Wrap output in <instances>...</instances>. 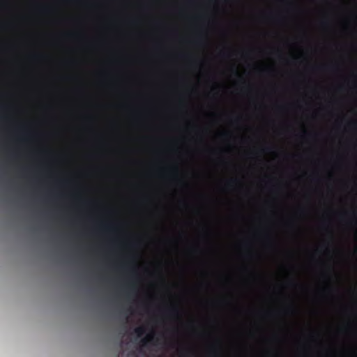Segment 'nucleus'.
<instances>
[{
  "label": "nucleus",
  "mask_w": 357,
  "mask_h": 357,
  "mask_svg": "<svg viewBox=\"0 0 357 357\" xmlns=\"http://www.w3.org/2000/svg\"><path fill=\"white\" fill-rule=\"evenodd\" d=\"M285 132H290V0H285Z\"/></svg>",
  "instance_id": "obj_1"
},
{
  "label": "nucleus",
  "mask_w": 357,
  "mask_h": 357,
  "mask_svg": "<svg viewBox=\"0 0 357 357\" xmlns=\"http://www.w3.org/2000/svg\"><path fill=\"white\" fill-rule=\"evenodd\" d=\"M294 292H291V357H293V328H294V321L293 316L294 313Z\"/></svg>",
  "instance_id": "obj_2"
},
{
  "label": "nucleus",
  "mask_w": 357,
  "mask_h": 357,
  "mask_svg": "<svg viewBox=\"0 0 357 357\" xmlns=\"http://www.w3.org/2000/svg\"><path fill=\"white\" fill-rule=\"evenodd\" d=\"M261 234L263 236V238L268 243L271 242V232L269 231V229H264L262 232H261Z\"/></svg>",
  "instance_id": "obj_3"
},
{
  "label": "nucleus",
  "mask_w": 357,
  "mask_h": 357,
  "mask_svg": "<svg viewBox=\"0 0 357 357\" xmlns=\"http://www.w3.org/2000/svg\"><path fill=\"white\" fill-rule=\"evenodd\" d=\"M293 10V0H291V11ZM293 18V16L291 15V19ZM291 21H293L291 20ZM293 31V22H291V31ZM291 62L294 59V43H293V37L291 36Z\"/></svg>",
  "instance_id": "obj_4"
},
{
  "label": "nucleus",
  "mask_w": 357,
  "mask_h": 357,
  "mask_svg": "<svg viewBox=\"0 0 357 357\" xmlns=\"http://www.w3.org/2000/svg\"><path fill=\"white\" fill-rule=\"evenodd\" d=\"M153 333L149 334L146 337L142 340V344L146 345L147 342L152 341L153 340Z\"/></svg>",
  "instance_id": "obj_5"
},
{
  "label": "nucleus",
  "mask_w": 357,
  "mask_h": 357,
  "mask_svg": "<svg viewBox=\"0 0 357 357\" xmlns=\"http://www.w3.org/2000/svg\"><path fill=\"white\" fill-rule=\"evenodd\" d=\"M146 332V329L143 326L137 327L135 329V333L137 335L138 337H141Z\"/></svg>",
  "instance_id": "obj_6"
},
{
  "label": "nucleus",
  "mask_w": 357,
  "mask_h": 357,
  "mask_svg": "<svg viewBox=\"0 0 357 357\" xmlns=\"http://www.w3.org/2000/svg\"><path fill=\"white\" fill-rule=\"evenodd\" d=\"M169 312L171 315L174 316V317H178L179 315V311H178V309L174 306L172 307L169 310Z\"/></svg>",
  "instance_id": "obj_7"
},
{
  "label": "nucleus",
  "mask_w": 357,
  "mask_h": 357,
  "mask_svg": "<svg viewBox=\"0 0 357 357\" xmlns=\"http://www.w3.org/2000/svg\"><path fill=\"white\" fill-rule=\"evenodd\" d=\"M272 147L271 146H266L260 149L261 153H266L271 151Z\"/></svg>",
  "instance_id": "obj_8"
},
{
  "label": "nucleus",
  "mask_w": 357,
  "mask_h": 357,
  "mask_svg": "<svg viewBox=\"0 0 357 357\" xmlns=\"http://www.w3.org/2000/svg\"><path fill=\"white\" fill-rule=\"evenodd\" d=\"M238 181L236 179H231L230 181H229L227 183V185L229 186V187H231L233 186V185L234 183H236Z\"/></svg>",
  "instance_id": "obj_9"
},
{
  "label": "nucleus",
  "mask_w": 357,
  "mask_h": 357,
  "mask_svg": "<svg viewBox=\"0 0 357 357\" xmlns=\"http://www.w3.org/2000/svg\"><path fill=\"white\" fill-rule=\"evenodd\" d=\"M264 15L267 18H271L273 17V13L271 11L264 12Z\"/></svg>",
  "instance_id": "obj_10"
},
{
  "label": "nucleus",
  "mask_w": 357,
  "mask_h": 357,
  "mask_svg": "<svg viewBox=\"0 0 357 357\" xmlns=\"http://www.w3.org/2000/svg\"><path fill=\"white\" fill-rule=\"evenodd\" d=\"M264 316L266 317H270L272 314V312L271 310H266L263 313Z\"/></svg>",
  "instance_id": "obj_11"
},
{
  "label": "nucleus",
  "mask_w": 357,
  "mask_h": 357,
  "mask_svg": "<svg viewBox=\"0 0 357 357\" xmlns=\"http://www.w3.org/2000/svg\"><path fill=\"white\" fill-rule=\"evenodd\" d=\"M132 292L136 293V288L132 286L130 287L129 294Z\"/></svg>",
  "instance_id": "obj_12"
},
{
  "label": "nucleus",
  "mask_w": 357,
  "mask_h": 357,
  "mask_svg": "<svg viewBox=\"0 0 357 357\" xmlns=\"http://www.w3.org/2000/svg\"><path fill=\"white\" fill-rule=\"evenodd\" d=\"M201 41H202L201 38H200V37H198V38L195 40V43H197V44H199Z\"/></svg>",
  "instance_id": "obj_13"
},
{
  "label": "nucleus",
  "mask_w": 357,
  "mask_h": 357,
  "mask_svg": "<svg viewBox=\"0 0 357 357\" xmlns=\"http://www.w3.org/2000/svg\"><path fill=\"white\" fill-rule=\"evenodd\" d=\"M291 160L293 159L294 156V154L293 153V150L291 149ZM293 180V175L291 174V181Z\"/></svg>",
  "instance_id": "obj_14"
},
{
  "label": "nucleus",
  "mask_w": 357,
  "mask_h": 357,
  "mask_svg": "<svg viewBox=\"0 0 357 357\" xmlns=\"http://www.w3.org/2000/svg\"><path fill=\"white\" fill-rule=\"evenodd\" d=\"M41 10H42L43 12H46V11L47 10V7H43V8H42V9H41Z\"/></svg>",
  "instance_id": "obj_15"
},
{
  "label": "nucleus",
  "mask_w": 357,
  "mask_h": 357,
  "mask_svg": "<svg viewBox=\"0 0 357 357\" xmlns=\"http://www.w3.org/2000/svg\"><path fill=\"white\" fill-rule=\"evenodd\" d=\"M235 74L238 76V77H241L240 74L238 73V72L237 70H235Z\"/></svg>",
  "instance_id": "obj_16"
},
{
  "label": "nucleus",
  "mask_w": 357,
  "mask_h": 357,
  "mask_svg": "<svg viewBox=\"0 0 357 357\" xmlns=\"http://www.w3.org/2000/svg\"><path fill=\"white\" fill-rule=\"evenodd\" d=\"M271 183H272V181H267V182L266 183V185H268V184H271Z\"/></svg>",
  "instance_id": "obj_17"
},
{
  "label": "nucleus",
  "mask_w": 357,
  "mask_h": 357,
  "mask_svg": "<svg viewBox=\"0 0 357 357\" xmlns=\"http://www.w3.org/2000/svg\"><path fill=\"white\" fill-rule=\"evenodd\" d=\"M33 57L34 58H38V57H40V56H39V55H34Z\"/></svg>",
  "instance_id": "obj_18"
},
{
  "label": "nucleus",
  "mask_w": 357,
  "mask_h": 357,
  "mask_svg": "<svg viewBox=\"0 0 357 357\" xmlns=\"http://www.w3.org/2000/svg\"><path fill=\"white\" fill-rule=\"evenodd\" d=\"M222 136H226V135H227V133H222Z\"/></svg>",
  "instance_id": "obj_19"
},
{
  "label": "nucleus",
  "mask_w": 357,
  "mask_h": 357,
  "mask_svg": "<svg viewBox=\"0 0 357 357\" xmlns=\"http://www.w3.org/2000/svg\"><path fill=\"white\" fill-rule=\"evenodd\" d=\"M291 106L293 105V103H292V102L291 103Z\"/></svg>",
  "instance_id": "obj_20"
},
{
  "label": "nucleus",
  "mask_w": 357,
  "mask_h": 357,
  "mask_svg": "<svg viewBox=\"0 0 357 357\" xmlns=\"http://www.w3.org/2000/svg\"><path fill=\"white\" fill-rule=\"evenodd\" d=\"M291 112L293 111V109H292V108L291 109Z\"/></svg>",
  "instance_id": "obj_21"
},
{
  "label": "nucleus",
  "mask_w": 357,
  "mask_h": 357,
  "mask_svg": "<svg viewBox=\"0 0 357 357\" xmlns=\"http://www.w3.org/2000/svg\"><path fill=\"white\" fill-rule=\"evenodd\" d=\"M291 131L293 130V128H291Z\"/></svg>",
  "instance_id": "obj_22"
}]
</instances>
